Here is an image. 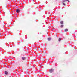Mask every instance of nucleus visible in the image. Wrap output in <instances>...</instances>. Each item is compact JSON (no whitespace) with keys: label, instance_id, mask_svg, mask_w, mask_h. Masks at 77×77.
<instances>
[{"label":"nucleus","instance_id":"nucleus-1","mask_svg":"<svg viewBox=\"0 0 77 77\" xmlns=\"http://www.w3.org/2000/svg\"><path fill=\"white\" fill-rule=\"evenodd\" d=\"M16 12H17V13H19V12H20V10H19V9H16Z\"/></svg>","mask_w":77,"mask_h":77},{"label":"nucleus","instance_id":"nucleus-2","mask_svg":"<svg viewBox=\"0 0 77 77\" xmlns=\"http://www.w3.org/2000/svg\"><path fill=\"white\" fill-rule=\"evenodd\" d=\"M53 72V69H51L50 70V73H52Z\"/></svg>","mask_w":77,"mask_h":77},{"label":"nucleus","instance_id":"nucleus-3","mask_svg":"<svg viewBox=\"0 0 77 77\" xmlns=\"http://www.w3.org/2000/svg\"><path fill=\"white\" fill-rule=\"evenodd\" d=\"M22 59H23V60H24V59H26V57H22Z\"/></svg>","mask_w":77,"mask_h":77},{"label":"nucleus","instance_id":"nucleus-4","mask_svg":"<svg viewBox=\"0 0 77 77\" xmlns=\"http://www.w3.org/2000/svg\"><path fill=\"white\" fill-rule=\"evenodd\" d=\"M5 74H6V75H7V74H8V72L6 71H5Z\"/></svg>","mask_w":77,"mask_h":77},{"label":"nucleus","instance_id":"nucleus-5","mask_svg":"<svg viewBox=\"0 0 77 77\" xmlns=\"http://www.w3.org/2000/svg\"><path fill=\"white\" fill-rule=\"evenodd\" d=\"M64 32H68V29H66L64 30Z\"/></svg>","mask_w":77,"mask_h":77},{"label":"nucleus","instance_id":"nucleus-6","mask_svg":"<svg viewBox=\"0 0 77 77\" xmlns=\"http://www.w3.org/2000/svg\"><path fill=\"white\" fill-rule=\"evenodd\" d=\"M60 24H63V21H61L60 22Z\"/></svg>","mask_w":77,"mask_h":77},{"label":"nucleus","instance_id":"nucleus-7","mask_svg":"<svg viewBox=\"0 0 77 77\" xmlns=\"http://www.w3.org/2000/svg\"><path fill=\"white\" fill-rule=\"evenodd\" d=\"M48 41H50L51 40V38H48Z\"/></svg>","mask_w":77,"mask_h":77},{"label":"nucleus","instance_id":"nucleus-8","mask_svg":"<svg viewBox=\"0 0 77 77\" xmlns=\"http://www.w3.org/2000/svg\"><path fill=\"white\" fill-rule=\"evenodd\" d=\"M58 41H61V38H59Z\"/></svg>","mask_w":77,"mask_h":77},{"label":"nucleus","instance_id":"nucleus-9","mask_svg":"<svg viewBox=\"0 0 77 77\" xmlns=\"http://www.w3.org/2000/svg\"><path fill=\"white\" fill-rule=\"evenodd\" d=\"M63 4L64 6H65V3L63 2Z\"/></svg>","mask_w":77,"mask_h":77},{"label":"nucleus","instance_id":"nucleus-10","mask_svg":"<svg viewBox=\"0 0 77 77\" xmlns=\"http://www.w3.org/2000/svg\"><path fill=\"white\" fill-rule=\"evenodd\" d=\"M66 1H68V2H70V1H69V0H65Z\"/></svg>","mask_w":77,"mask_h":77},{"label":"nucleus","instance_id":"nucleus-11","mask_svg":"<svg viewBox=\"0 0 77 77\" xmlns=\"http://www.w3.org/2000/svg\"><path fill=\"white\" fill-rule=\"evenodd\" d=\"M63 27V25H61V27L62 28V27Z\"/></svg>","mask_w":77,"mask_h":77},{"label":"nucleus","instance_id":"nucleus-12","mask_svg":"<svg viewBox=\"0 0 77 77\" xmlns=\"http://www.w3.org/2000/svg\"><path fill=\"white\" fill-rule=\"evenodd\" d=\"M65 2V1L64 0L63 1V2Z\"/></svg>","mask_w":77,"mask_h":77}]
</instances>
